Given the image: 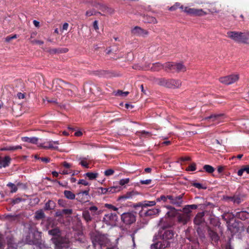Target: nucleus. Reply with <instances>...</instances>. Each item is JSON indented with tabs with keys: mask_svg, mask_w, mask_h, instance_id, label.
Wrapping results in <instances>:
<instances>
[{
	"mask_svg": "<svg viewBox=\"0 0 249 249\" xmlns=\"http://www.w3.org/2000/svg\"><path fill=\"white\" fill-rule=\"evenodd\" d=\"M196 164L195 163H192V164H191L188 167V169H187V170L188 171H194L196 170Z\"/></svg>",
	"mask_w": 249,
	"mask_h": 249,
	"instance_id": "obj_48",
	"label": "nucleus"
},
{
	"mask_svg": "<svg viewBox=\"0 0 249 249\" xmlns=\"http://www.w3.org/2000/svg\"><path fill=\"white\" fill-rule=\"evenodd\" d=\"M7 147L8 151H15L18 149H21L22 148V147L20 145L8 146Z\"/></svg>",
	"mask_w": 249,
	"mask_h": 249,
	"instance_id": "obj_40",
	"label": "nucleus"
},
{
	"mask_svg": "<svg viewBox=\"0 0 249 249\" xmlns=\"http://www.w3.org/2000/svg\"><path fill=\"white\" fill-rule=\"evenodd\" d=\"M66 197L70 199H74L75 198V195L70 191L66 190L64 192Z\"/></svg>",
	"mask_w": 249,
	"mask_h": 249,
	"instance_id": "obj_31",
	"label": "nucleus"
},
{
	"mask_svg": "<svg viewBox=\"0 0 249 249\" xmlns=\"http://www.w3.org/2000/svg\"><path fill=\"white\" fill-rule=\"evenodd\" d=\"M190 218V215H186L183 213L178 215V220L180 222L185 224L189 220Z\"/></svg>",
	"mask_w": 249,
	"mask_h": 249,
	"instance_id": "obj_23",
	"label": "nucleus"
},
{
	"mask_svg": "<svg viewBox=\"0 0 249 249\" xmlns=\"http://www.w3.org/2000/svg\"><path fill=\"white\" fill-rule=\"evenodd\" d=\"M239 75L237 73L232 74L226 76L222 77L219 78V81L225 85L232 84L239 79Z\"/></svg>",
	"mask_w": 249,
	"mask_h": 249,
	"instance_id": "obj_6",
	"label": "nucleus"
},
{
	"mask_svg": "<svg viewBox=\"0 0 249 249\" xmlns=\"http://www.w3.org/2000/svg\"><path fill=\"white\" fill-rule=\"evenodd\" d=\"M87 160L88 158L81 157L78 159L80 164L85 168H89V163L87 162Z\"/></svg>",
	"mask_w": 249,
	"mask_h": 249,
	"instance_id": "obj_28",
	"label": "nucleus"
},
{
	"mask_svg": "<svg viewBox=\"0 0 249 249\" xmlns=\"http://www.w3.org/2000/svg\"><path fill=\"white\" fill-rule=\"evenodd\" d=\"M129 182V178H123L121 179L119 181V184L123 186L127 183H128Z\"/></svg>",
	"mask_w": 249,
	"mask_h": 249,
	"instance_id": "obj_42",
	"label": "nucleus"
},
{
	"mask_svg": "<svg viewBox=\"0 0 249 249\" xmlns=\"http://www.w3.org/2000/svg\"><path fill=\"white\" fill-rule=\"evenodd\" d=\"M89 189L80 192L77 194L76 199L81 203H85L89 201Z\"/></svg>",
	"mask_w": 249,
	"mask_h": 249,
	"instance_id": "obj_10",
	"label": "nucleus"
},
{
	"mask_svg": "<svg viewBox=\"0 0 249 249\" xmlns=\"http://www.w3.org/2000/svg\"><path fill=\"white\" fill-rule=\"evenodd\" d=\"M174 236L173 231L169 230H163L160 231L161 240L164 242H168V240L171 239Z\"/></svg>",
	"mask_w": 249,
	"mask_h": 249,
	"instance_id": "obj_11",
	"label": "nucleus"
},
{
	"mask_svg": "<svg viewBox=\"0 0 249 249\" xmlns=\"http://www.w3.org/2000/svg\"><path fill=\"white\" fill-rule=\"evenodd\" d=\"M151 179L141 180L140 182L142 184H149L151 182Z\"/></svg>",
	"mask_w": 249,
	"mask_h": 249,
	"instance_id": "obj_49",
	"label": "nucleus"
},
{
	"mask_svg": "<svg viewBox=\"0 0 249 249\" xmlns=\"http://www.w3.org/2000/svg\"><path fill=\"white\" fill-rule=\"evenodd\" d=\"M203 216V213H198L195 218L194 223L196 225H199L201 224L204 221Z\"/></svg>",
	"mask_w": 249,
	"mask_h": 249,
	"instance_id": "obj_20",
	"label": "nucleus"
},
{
	"mask_svg": "<svg viewBox=\"0 0 249 249\" xmlns=\"http://www.w3.org/2000/svg\"><path fill=\"white\" fill-rule=\"evenodd\" d=\"M21 140L22 141L25 142H30L32 143H36L38 141V138L36 137H32V138H29V137H22L21 138Z\"/></svg>",
	"mask_w": 249,
	"mask_h": 249,
	"instance_id": "obj_27",
	"label": "nucleus"
},
{
	"mask_svg": "<svg viewBox=\"0 0 249 249\" xmlns=\"http://www.w3.org/2000/svg\"><path fill=\"white\" fill-rule=\"evenodd\" d=\"M103 211L99 210L97 207L94 205L90 206L88 210H85L82 213V216L86 222L91 221L93 218L100 215Z\"/></svg>",
	"mask_w": 249,
	"mask_h": 249,
	"instance_id": "obj_2",
	"label": "nucleus"
},
{
	"mask_svg": "<svg viewBox=\"0 0 249 249\" xmlns=\"http://www.w3.org/2000/svg\"><path fill=\"white\" fill-rule=\"evenodd\" d=\"M33 23H34V25L36 27H39V22L37 21V20H34L33 21Z\"/></svg>",
	"mask_w": 249,
	"mask_h": 249,
	"instance_id": "obj_59",
	"label": "nucleus"
},
{
	"mask_svg": "<svg viewBox=\"0 0 249 249\" xmlns=\"http://www.w3.org/2000/svg\"><path fill=\"white\" fill-rule=\"evenodd\" d=\"M236 216L242 220H245L249 218V213L246 211H241L237 213Z\"/></svg>",
	"mask_w": 249,
	"mask_h": 249,
	"instance_id": "obj_24",
	"label": "nucleus"
},
{
	"mask_svg": "<svg viewBox=\"0 0 249 249\" xmlns=\"http://www.w3.org/2000/svg\"><path fill=\"white\" fill-rule=\"evenodd\" d=\"M245 34H246V43H248V41L249 40V32H245Z\"/></svg>",
	"mask_w": 249,
	"mask_h": 249,
	"instance_id": "obj_60",
	"label": "nucleus"
},
{
	"mask_svg": "<svg viewBox=\"0 0 249 249\" xmlns=\"http://www.w3.org/2000/svg\"><path fill=\"white\" fill-rule=\"evenodd\" d=\"M160 212V210L159 209H149L145 212L144 215L146 216H152L154 215H158Z\"/></svg>",
	"mask_w": 249,
	"mask_h": 249,
	"instance_id": "obj_18",
	"label": "nucleus"
},
{
	"mask_svg": "<svg viewBox=\"0 0 249 249\" xmlns=\"http://www.w3.org/2000/svg\"><path fill=\"white\" fill-rule=\"evenodd\" d=\"M209 234L211 238L213 241L217 242L218 241L219 237L215 232L213 231H210Z\"/></svg>",
	"mask_w": 249,
	"mask_h": 249,
	"instance_id": "obj_29",
	"label": "nucleus"
},
{
	"mask_svg": "<svg viewBox=\"0 0 249 249\" xmlns=\"http://www.w3.org/2000/svg\"><path fill=\"white\" fill-rule=\"evenodd\" d=\"M159 84L169 88H178L181 86V82L178 80L161 79Z\"/></svg>",
	"mask_w": 249,
	"mask_h": 249,
	"instance_id": "obj_4",
	"label": "nucleus"
},
{
	"mask_svg": "<svg viewBox=\"0 0 249 249\" xmlns=\"http://www.w3.org/2000/svg\"><path fill=\"white\" fill-rule=\"evenodd\" d=\"M114 171L112 169H109L105 171L104 174L106 176H109L113 174Z\"/></svg>",
	"mask_w": 249,
	"mask_h": 249,
	"instance_id": "obj_44",
	"label": "nucleus"
},
{
	"mask_svg": "<svg viewBox=\"0 0 249 249\" xmlns=\"http://www.w3.org/2000/svg\"><path fill=\"white\" fill-rule=\"evenodd\" d=\"M84 176L88 177L89 179L92 180L97 178L98 174L97 173L88 172Z\"/></svg>",
	"mask_w": 249,
	"mask_h": 249,
	"instance_id": "obj_32",
	"label": "nucleus"
},
{
	"mask_svg": "<svg viewBox=\"0 0 249 249\" xmlns=\"http://www.w3.org/2000/svg\"><path fill=\"white\" fill-rule=\"evenodd\" d=\"M41 237V232L35 231L34 232L29 233V235L26 237L25 242L29 244H35Z\"/></svg>",
	"mask_w": 249,
	"mask_h": 249,
	"instance_id": "obj_8",
	"label": "nucleus"
},
{
	"mask_svg": "<svg viewBox=\"0 0 249 249\" xmlns=\"http://www.w3.org/2000/svg\"><path fill=\"white\" fill-rule=\"evenodd\" d=\"M221 117V115H212L208 117L205 118V120H208L210 122H213L215 123H218L219 122V118Z\"/></svg>",
	"mask_w": 249,
	"mask_h": 249,
	"instance_id": "obj_21",
	"label": "nucleus"
},
{
	"mask_svg": "<svg viewBox=\"0 0 249 249\" xmlns=\"http://www.w3.org/2000/svg\"><path fill=\"white\" fill-rule=\"evenodd\" d=\"M181 160L182 161H187V160H190V158L189 157H185L181 158Z\"/></svg>",
	"mask_w": 249,
	"mask_h": 249,
	"instance_id": "obj_62",
	"label": "nucleus"
},
{
	"mask_svg": "<svg viewBox=\"0 0 249 249\" xmlns=\"http://www.w3.org/2000/svg\"><path fill=\"white\" fill-rule=\"evenodd\" d=\"M244 172H246L247 174H249V166H244L239 170L237 172V175L239 176H242Z\"/></svg>",
	"mask_w": 249,
	"mask_h": 249,
	"instance_id": "obj_30",
	"label": "nucleus"
},
{
	"mask_svg": "<svg viewBox=\"0 0 249 249\" xmlns=\"http://www.w3.org/2000/svg\"><path fill=\"white\" fill-rule=\"evenodd\" d=\"M42 161L48 163L50 161V159L48 158H41L39 159Z\"/></svg>",
	"mask_w": 249,
	"mask_h": 249,
	"instance_id": "obj_54",
	"label": "nucleus"
},
{
	"mask_svg": "<svg viewBox=\"0 0 249 249\" xmlns=\"http://www.w3.org/2000/svg\"><path fill=\"white\" fill-rule=\"evenodd\" d=\"M17 96L20 99H23L25 97L24 94L21 92L18 93L17 94Z\"/></svg>",
	"mask_w": 249,
	"mask_h": 249,
	"instance_id": "obj_55",
	"label": "nucleus"
},
{
	"mask_svg": "<svg viewBox=\"0 0 249 249\" xmlns=\"http://www.w3.org/2000/svg\"><path fill=\"white\" fill-rule=\"evenodd\" d=\"M141 69L144 70L150 69L152 71H158L162 69H164V65L160 63H155L152 64H149L148 66L142 68Z\"/></svg>",
	"mask_w": 249,
	"mask_h": 249,
	"instance_id": "obj_14",
	"label": "nucleus"
},
{
	"mask_svg": "<svg viewBox=\"0 0 249 249\" xmlns=\"http://www.w3.org/2000/svg\"><path fill=\"white\" fill-rule=\"evenodd\" d=\"M93 28L95 30H98L99 29L98 21L97 20H95L93 24Z\"/></svg>",
	"mask_w": 249,
	"mask_h": 249,
	"instance_id": "obj_50",
	"label": "nucleus"
},
{
	"mask_svg": "<svg viewBox=\"0 0 249 249\" xmlns=\"http://www.w3.org/2000/svg\"><path fill=\"white\" fill-rule=\"evenodd\" d=\"M150 22H151L153 23H157V20L155 18H151V20H150Z\"/></svg>",
	"mask_w": 249,
	"mask_h": 249,
	"instance_id": "obj_64",
	"label": "nucleus"
},
{
	"mask_svg": "<svg viewBox=\"0 0 249 249\" xmlns=\"http://www.w3.org/2000/svg\"><path fill=\"white\" fill-rule=\"evenodd\" d=\"M156 204V202L155 201H144L142 202L140 206L142 208H145L147 207L154 206Z\"/></svg>",
	"mask_w": 249,
	"mask_h": 249,
	"instance_id": "obj_25",
	"label": "nucleus"
},
{
	"mask_svg": "<svg viewBox=\"0 0 249 249\" xmlns=\"http://www.w3.org/2000/svg\"><path fill=\"white\" fill-rule=\"evenodd\" d=\"M203 168L207 172L209 173H212L214 170V168L212 166L209 165H204Z\"/></svg>",
	"mask_w": 249,
	"mask_h": 249,
	"instance_id": "obj_36",
	"label": "nucleus"
},
{
	"mask_svg": "<svg viewBox=\"0 0 249 249\" xmlns=\"http://www.w3.org/2000/svg\"><path fill=\"white\" fill-rule=\"evenodd\" d=\"M193 186L198 189H206V187H203L202 185L199 183H194Z\"/></svg>",
	"mask_w": 249,
	"mask_h": 249,
	"instance_id": "obj_47",
	"label": "nucleus"
},
{
	"mask_svg": "<svg viewBox=\"0 0 249 249\" xmlns=\"http://www.w3.org/2000/svg\"><path fill=\"white\" fill-rule=\"evenodd\" d=\"M86 15L87 16L89 17L93 15V13L91 11H87Z\"/></svg>",
	"mask_w": 249,
	"mask_h": 249,
	"instance_id": "obj_63",
	"label": "nucleus"
},
{
	"mask_svg": "<svg viewBox=\"0 0 249 249\" xmlns=\"http://www.w3.org/2000/svg\"><path fill=\"white\" fill-rule=\"evenodd\" d=\"M78 183L79 184H81L84 185V186H88L89 185V183L87 181L84 179H80L78 181Z\"/></svg>",
	"mask_w": 249,
	"mask_h": 249,
	"instance_id": "obj_46",
	"label": "nucleus"
},
{
	"mask_svg": "<svg viewBox=\"0 0 249 249\" xmlns=\"http://www.w3.org/2000/svg\"><path fill=\"white\" fill-rule=\"evenodd\" d=\"M183 212L186 215H190V214L191 213V209L190 207H189L188 205L186 206L183 208Z\"/></svg>",
	"mask_w": 249,
	"mask_h": 249,
	"instance_id": "obj_39",
	"label": "nucleus"
},
{
	"mask_svg": "<svg viewBox=\"0 0 249 249\" xmlns=\"http://www.w3.org/2000/svg\"><path fill=\"white\" fill-rule=\"evenodd\" d=\"M69 27V24L68 23H64L63 25L62 30H67Z\"/></svg>",
	"mask_w": 249,
	"mask_h": 249,
	"instance_id": "obj_53",
	"label": "nucleus"
},
{
	"mask_svg": "<svg viewBox=\"0 0 249 249\" xmlns=\"http://www.w3.org/2000/svg\"><path fill=\"white\" fill-rule=\"evenodd\" d=\"M11 158L9 156H5L3 158L0 157V168H5L8 166L11 162Z\"/></svg>",
	"mask_w": 249,
	"mask_h": 249,
	"instance_id": "obj_17",
	"label": "nucleus"
},
{
	"mask_svg": "<svg viewBox=\"0 0 249 249\" xmlns=\"http://www.w3.org/2000/svg\"><path fill=\"white\" fill-rule=\"evenodd\" d=\"M108 194H113L119 192L121 190V188L118 186H114L107 188Z\"/></svg>",
	"mask_w": 249,
	"mask_h": 249,
	"instance_id": "obj_33",
	"label": "nucleus"
},
{
	"mask_svg": "<svg viewBox=\"0 0 249 249\" xmlns=\"http://www.w3.org/2000/svg\"><path fill=\"white\" fill-rule=\"evenodd\" d=\"M44 216V213L42 210L38 211L36 212L35 217L36 219H41Z\"/></svg>",
	"mask_w": 249,
	"mask_h": 249,
	"instance_id": "obj_37",
	"label": "nucleus"
},
{
	"mask_svg": "<svg viewBox=\"0 0 249 249\" xmlns=\"http://www.w3.org/2000/svg\"><path fill=\"white\" fill-rule=\"evenodd\" d=\"M175 62H167L164 64V69L166 71H175Z\"/></svg>",
	"mask_w": 249,
	"mask_h": 249,
	"instance_id": "obj_22",
	"label": "nucleus"
},
{
	"mask_svg": "<svg viewBox=\"0 0 249 249\" xmlns=\"http://www.w3.org/2000/svg\"><path fill=\"white\" fill-rule=\"evenodd\" d=\"M54 208V202L53 201L49 200L45 204V209L47 210H52Z\"/></svg>",
	"mask_w": 249,
	"mask_h": 249,
	"instance_id": "obj_34",
	"label": "nucleus"
},
{
	"mask_svg": "<svg viewBox=\"0 0 249 249\" xmlns=\"http://www.w3.org/2000/svg\"><path fill=\"white\" fill-rule=\"evenodd\" d=\"M186 68L182 63H175V71L176 72H184L186 71Z\"/></svg>",
	"mask_w": 249,
	"mask_h": 249,
	"instance_id": "obj_19",
	"label": "nucleus"
},
{
	"mask_svg": "<svg viewBox=\"0 0 249 249\" xmlns=\"http://www.w3.org/2000/svg\"><path fill=\"white\" fill-rule=\"evenodd\" d=\"M7 186L11 189V192L12 193H15L17 191V187L15 184L12 183H9L7 184Z\"/></svg>",
	"mask_w": 249,
	"mask_h": 249,
	"instance_id": "obj_38",
	"label": "nucleus"
},
{
	"mask_svg": "<svg viewBox=\"0 0 249 249\" xmlns=\"http://www.w3.org/2000/svg\"><path fill=\"white\" fill-rule=\"evenodd\" d=\"M45 145L40 144L39 146L45 149H51L53 150H57L58 145L59 144V141H50L45 143Z\"/></svg>",
	"mask_w": 249,
	"mask_h": 249,
	"instance_id": "obj_12",
	"label": "nucleus"
},
{
	"mask_svg": "<svg viewBox=\"0 0 249 249\" xmlns=\"http://www.w3.org/2000/svg\"><path fill=\"white\" fill-rule=\"evenodd\" d=\"M182 195H180L175 197H174L170 195L168 196V198L169 200H170V203L172 204L178 206H180L182 204Z\"/></svg>",
	"mask_w": 249,
	"mask_h": 249,
	"instance_id": "obj_15",
	"label": "nucleus"
},
{
	"mask_svg": "<svg viewBox=\"0 0 249 249\" xmlns=\"http://www.w3.org/2000/svg\"><path fill=\"white\" fill-rule=\"evenodd\" d=\"M131 32L135 36H144L148 34V32L144 30L138 26H136L133 28L131 30Z\"/></svg>",
	"mask_w": 249,
	"mask_h": 249,
	"instance_id": "obj_16",
	"label": "nucleus"
},
{
	"mask_svg": "<svg viewBox=\"0 0 249 249\" xmlns=\"http://www.w3.org/2000/svg\"><path fill=\"white\" fill-rule=\"evenodd\" d=\"M170 246V242H164L161 240L151 245V249H165Z\"/></svg>",
	"mask_w": 249,
	"mask_h": 249,
	"instance_id": "obj_13",
	"label": "nucleus"
},
{
	"mask_svg": "<svg viewBox=\"0 0 249 249\" xmlns=\"http://www.w3.org/2000/svg\"><path fill=\"white\" fill-rule=\"evenodd\" d=\"M227 36L236 42L246 43L245 32L230 31L227 33Z\"/></svg>",
	"mask_w": 249,
	"mask_h": 249,
	"instance_id": "obj_3",
	"label": "nucleus"
},
{
	"mask_svg": "<svg viewBox=\"0 0 249 249\" xmlns=\"http://www.w3.org/2000/svg\"><path fill=\"white\" fill-rule=\"evenodd\" d=\"M105 207L109 209L113 210V211H115L118 210V208L117 207H116L110 204H107V203L105 204Z\"/></svg>",
	"mask_w": 249,
	"mask_h": 249,
	"instance_id": "obj_43",
	"label": "nucleus"
},
{
	"mask_svg": "<svg viewBox=\"0 0 249 249\" xmlns=\"http://www.w3.org/2000/svg\"><path fill=\"white\" fill-rule=\"evenodd\" d=\"M63 165L66 168H70L71 167V164L67 162H64Z\"/></svg>",
	"mask_w": 249,
	"mask_h": 249,
	"instance_id": "obj_58",
	"label": "nucleus"
},
{
	"mask_svg": "<svg viewBox=\"0 0 249 249\" xmlns=\"http://www.w3.org/2000/svg\"><path fill=\"white\" fill-rule=\"evenodd\" d=\"M17 38V35H14L12 36H8L6 37V40L7 41H9L10 40H11V39H14V38Z\"/></svg>",
	"mask_w": 249,
	"mask_h": 249,
	"instance_id": "obj_56",
	"label": "nucleus"
},
{
	"mask_svg": "<svg viewBox=\"0 0 249 249\" xmlns=\"http://www.w3.org/2000/svg\"><path fill=\"white\" fill-rule=\"evenodd\" d=\"M63 214L69 215L72 213V211L71 209H67L62 210Z\"/></svg>",
	"mask_w": 249,
	"mask_h": 249,
	"instance_id": "obj_45",
	"label": "nucleus"
},
{
	"mask_svg": "<svg viewBox=\"0 0 249 249\" xmlns=\"http://www.w3.org/2000/svg\"><path fill=\"white\" fill-rule=\"evenodd\" d=\"M180 8L183 12L192 16H202L207 14V13L201 9L191 8L188 7H183V6H180Z\"/></svg>",
	"mask_w": 249,
	"mask_h": 249,
	"instance_id": "obj_5",
	"label": "nucleus"
},
{
	"mask_svg": "<svg viewBox=\"0 0 249 249\" xmlns=\"http://www.w3.org/2000/svg\"><path fill=\"white\" fill-rule=\"evenodd\" d=\"M91 240L94 247L99 245L101 249H118L116 247L112 246L110 243L108 239L105 235L98 232L92 234Z\"/></svg>",
	"mask_w": 249,
	"mask_h": 249,
	"instance_id": "obj_1",
	"label": "nucleus"
},
{
	"mask_svg": "<svg viewBox=\"0 0 249 249\" xmlns=\"http://www.w3.org/2000/svg\"><path fill=\"white\" fill-rule=\"evenodd\" d=\"M82 135V132L77 131L75 133V135L78 137L81 136Z\"/></svg>",
	"mask_w": 249,
	"mask_h": 249,
	"instance_id": "obj_61",
	"label": "nucleus"
},
{
	"mask_svg": "<svg viewBox=\"0 0 249 249\" xmlns=\"http://www.w3.org/2000/svg\"><path fill=\"white\" fill-rule=\"evenodd\" d=\"M128 92L127 91H126V92H122V91H119L118 92V93L120 95H122L123 96H126L128 95Z\"/></svg>",
	"mask_w": 249,
	"mask_h": 249,
	"instance_id": "obj_52",
	"label": "nucleus"
},
{
	"mask_svg": "<svg viewBox=\"0 0 249 249\" xmlns=\"http://www.w3.org/2000/svg\"><path fill=\"white\" fill-rule=\"evenodd\" d=\"M49 233L52 235H57L59 233V230L57 229H54L52 230H50L49 231Z\"/></svg>",
	"mask_w": 249,
	"mask_h": 249,
	"instance_id": "obj_41",
	"label": "nucleus"
},
{
	"mask_svg": "<svg viewBox=\"0 0 249 249\" xmlns=\"http://www.w3.org/2000/svg\"><path fill=\"white\" fill-rule=\"evenodd\" d=\"M63 214L62 211H58L55 213V216H61Z\"/></svg>",
	"mask_w": 249,
	"mask_h": 249,
	"instance_id": "obj_57",
	"label": "nucleus"
},
{
	"mask_svg": "<svg viewBox=\"0 0 249 249\" xmlns=\"http://www.w3.org/2000/svg\"><path fill=\"white\" fill-rule=\"evenodd\" d=\"M160 199H161V201H163V202H167V199H168V196H165L164 195L161 196H160Z\"/></svg>",
	"mask_w": 249,
	"mask_h": 249,
	"instance_id": "obj_51",
	"label": "nucleus"
},
{
	"mask_svg": "<svg viewBox=\"0 0 249 249\" xmlns=\"http://www.w3.org/2000/svg\"><path fill=\"white\" fill-rule=\"evenodd\" d=\"M165 207L168 209L170 210V212H169L167 213V215L168 216H175L177 213V210L173 207H172L170 206H165Z\"/></svg>",
	"mask_w": 249,
	"mask_h": 249,
	"instance_id": "obj_26",
	"label": "nucleus"
},
{
	"mask_svg": "<svg viewBox=\"0 0 249 249\" xmlns=\"http://www.w3.org/2000/svg\"><path fill=\"white\" fill-rule=\"evenodd\" d=\"M118 216L115 213H109L104 215L103 221L108 226H114L116 225Z\"/></svg>",
	"mask_w": 249,
	"mask_h": 249,
	"instance_id": "obj_7",
	"label": "nucleus"
},
{
	"mask_svg": "<svg viewBox=\"0 0 249 249\" xmlns=\"http://www.w3.org/2000/svg\"><path fill=\"white\" fill-rule=\"evenodd\" d=\"M98 193L99 195H104L108 194L107 188L99 187L97 189Z\"/></svg>",
	"mask_w": 249,
	"mask_h": 249,
	"instance_id": "obj_35",
	"label": "nucleus"
},
{
	"mask_svg": "<svg viewBox=\"0 0 249 249\" xmlns=\"http://www.w3.org/2000/svg\"><path fill=\"white\" fill-rule=\"evenodd\" d=\"M121 219L125 224L130 225L136 221V216L133 213H124L121 215Z\"/></svg>",
	"mask_w": 249,
	"mask_h": 249,
	"instance_id": "obj_9",
	"label": "nucleus"
}]
</instances>
